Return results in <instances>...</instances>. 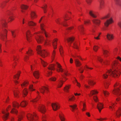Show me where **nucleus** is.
<instances>
[{"label": "nucleus", "mask_w": 121, "mask_h": 121, "mask_svg": "<svg viewBox=\"0 0 121 121\" xmlns=\"http://www.w3.org/2000/svg\"><path fill=\"white\" fill-rule=\"evenodd\" d=\"M121 103V98L120 97L117 98L116 99V102L115 103L116 104L118 103Z\"/></svg>", "instance_id": "774afa93"}, {"label": "nucleus", "mask_w": 121, "mask_h": 121, "mask_svg": "<svg viewBox=\"0 0 121 121\" xmlns=\"http://www.w3.org/2000/svg\"><path fill=\"white\" fill-rule=\"evenodd\" d=\"M29 84V82L27 80L24 81L20 84L21 88L23 89L24 87H27Z\"/></svg>", "instance_id": "4be33fe9"}, {"label": "nucleus", "mask_w": 121, "mask_h": 121, "mask_svg": "<svg viewBox=\"0 0 121 121\" xmlns=\"http://www.w3.org/2000/svg\"><path fill=\"white\" fill-rule=\"evenodd\" d=\"M9 0H6L5 1L2 2H1L0 4V7L1 8H4L5 5L6 3L8 2Z\"/></svg>", "instance_id": "a18cd8bd"}, {"label": "nucleus", "mask_w": 121, "mask_h": 121, "mask_svg": "<svg viewBox=\"0 0 121 121\" xmlns=\"http://www.w3.org/2000/svg\"><path fill=\"white\" fill-rule=\"evenodd\" d=\"M69 107L71 108V110L73 112L77 109V105L75 104L72 105H70Z\"/></svg>", "instance_id": "72a5a7b5"}, {"label": "nucleus", "mask_w": 121, "mask_h": 121, "mask_svg": "<svg viewBox=\"0 0 121 121\" xmlns=\"http://www.w3.org/2000/svg\"><path fill=\"white\" fill-rule=\"evenodd\" d=\"M31 36L32 35L30 31L28 30L26 33V39L28 42H30L31 41Z\"/></svg>", "instance_id": "dca6fc26"}, {"label": "nucleus", "mask_w": 121, "mask_h": 121, "mask_svg": "<svg viewBox=\"0 0 121 121\" xmlns=\"http://www.w3.org/2000/svg\"><path fill=\"white\" fill-rule=\"evenodd\" d=\"M116 114L118 117H119L121 116V108L119 109L117 111Z\"/></svg>", "instance_id": "8fccbe9b"}, {"label": "nucleus", "mask_w": 121, "mask_h": 121, "mask_svg": "<svg viewBox=\"0 0 121 121\" xmlns=\"http://www.w3.org/2000/svg\"><path fill=\"white\" fill-rule=\"evenodd\" d=\"M48 11L49 12L48 14L49 15L51 14L52 16V17L53 15V10L52 7L50 6L49 9Z\"/></svg>", "instance_id": "ea45409f"}, {"label": "nucleus", "mask_w": 121, "mask_h": 121, "mask_svg": "<svg viewBox=\"0 0 121 121\" xmlns=\"http://www.w3.org/2000/svg\"><path fill=\"white\" fill-rule=\"evenodd\" d=\"M97 13L92 10L89 11V14L91 17L94 18H96L97 17Z\"/></svg>", "instance_id": "a211bd4d"}, {"label": "nucleus", "mask_w": 121, "mask_h": 121, "mask_svg": "<svg viewBox=\"0 0 121 121\" xmlns=\"http://www.w3.org/2000/svg\"><path fill=\"white\" fill-rule=\"evenodd\" d=\"M115 22L114 20L112 17H111L107 20L106 23H114Z\"/></svg>", "instance_id": "3c124183"}, {"label": "nucleus", "mask_w": 121, "mask_h": 121, "mask_svg": "<svg viewBox=\"0 0 121 121\" xmlns=\"http://www.w3.org/2000/svg\"><path fill=\"white\" fill-rule=\"evenodd\" d=\"M60 80L57 85L58 88H60L61 87L63 86L64 82L65 81H64L63 80V78H60Z\"/></svg>", "instance_id": "cd10ccee"}, {"label": "nucleus", "mask_w": 121, "mask_h": 121, "mask_svg": "<svg viewBox=\"0 0 121 121\" xmlns=\"http://www.w3.org/2000/svg\"><path fill=\"white\" fill-rule=\"evenodd\" d=\"M26 54L29 56H31L34 55V52L31 49H29L26 52Z\"/></svg>", "instance_id": "e433bc0d"}, {"label": "nucleus", "mask_w": 121, "mask_h": 121, "mask_svg": "<svg viewBox=\"0 0 121 121\" xmlns=\"http://www.w3.org/2000/svg\"><path fill=\"white\" fill-rule=\"evenodd\" d=\"M16 9L15 7H13L10 9L7 10L6 12V14L9 16L8 20V22H12L14 20L15 17L13 15V12Z\"/></svg>", "instance_id": "f03ea898"}, {"label": "nucleus", "mask_w": 121, "mask_h": 121, "mask_svg": "<svg viewBox=\"0 0 121 121\" xmlns=\"http://www.w3.org/2000/svg\"><path fill=\"white\" fill-rule=\"evenodd\" d=\"M58 39L57 38L54 39L52 41V45L53 48L55 49L57 48V42L58 40Z\"/></svg>", "instance_id": "c85d7f7f"}, {"label": "nucleus", "mask_w": 121, "mask_h": 121, "mask_svg": "<svg viewBox=\"0 0 121 121\" xmlns=\"http://www.w3.org/2000/svg\"><path fill=\"white\" fill-rule=\"evenodd\" d=\"M48 68V70L47 71V75L49 76L52 74V70H54L55 69L54 65L53 64L49 65Z\"/></svg>", "instance_id": "6e6552de"}, {"label": "nucleus", "mask_w": 121, "mask_h": 121, "mask_svg": "<svg viewBox=\"0 0 121 121\" xmlns=\"http://www.w3.org/2000/svg\"><path fill=\"white\" fill-rule=\"evenodd\" d=\"M21 73V72L20 71H18L17 74L16 75L14 76V79L16 80H18L19 79Z\"/></svg>", "instance_id": "79ce46f5"}, {"label": "nucleus", "mask_w": 121, "mask_h": 121, "mask_svg": "<svg viewBox=\"0 0 121 121\" xmlns=\"http://www.w3.org/2000/svg\"><path fill=\"white\" fill-rule=\"evenodd\" d=\"M74 37H69L67 39V40L68 43H72L74 40Z\"/></svg>", "instance_id": "864d4df0"}, {"label": "nucleus", "mask_w": 121, "mask_h": 121, "mask_svg": "<svg viewBox=\"0 0 121 121\" xmlns=\"http://www.w3.org/2000/svg\"><path fill=\"white\" fill-rule=\"evenodd\" d=\"M108 103L109 106V109L112 110V107L114 108L115 105V104L112 103L111 102H108Z\"/></svg>", "instance_id": "c9c22d12"}, {"label": "nucleus", "mask_w": 121, "mask_h": 121, "mask_svg": "<svg viewBox=\"0 0 121 121\" xmlns=\"http://www.w3.org/2000/svg\"><path fill=\"white\" fill-rule=\"evenodd\" d=\"M38 110L39 111L43 114L45 113L46 111V109L45 106L43 105L39 106Z\"/></svg>", "instance_id": "4468645a"}, {"label": "nucleus", "mask_w": 121, "mask_h": 121, "mask_svg": "<svg viewBox=\"0 0 121 121\" xmlns=\"http://www.w3.org/2000/svg\"><path fill=\"white\" fill-rule=\"evenodd\" d=\"M73 57L75 58V65L76 66L79 67L81 65V64L79 61L78 58L82 60V59L81 58V57L78 55H75L74 56H73Z\"/></svg>", "instance_id": "9d476101"}, {"label": "nucleus", "mask_w": 121, "mask_h": 121, "mask_svg": "<svg viewBox=\"0 0 121 121\" xmlns=\"http://www.w3.org/2000/svg\"><path fill=\"white\" fill-rule=\"evenodd\" d=\"M11 32L12 33V35L13 37V38H15L16 36V32L15 30H11Z\"/></svg>", "instance_id": "69168bd1"}, {"label": "nucleus", "mask_w": 121, "mask_h": 121, "mask_svg": "<svg viewBox=\"0 0 121 121\" xmlns=\"http://www.w3.org/2000/svg\"><path fill=\"white\" fill-rule=\"evenodd\" d=\"M33 75L37 79H38L39 78L40 73L38 71H35L33 73Z\"/></svg>", "instance_id": "2f4dec72"}, {"label": "nucleus", "mask_w": 121, "mask_h": 121, "mask_svg": "<svg viewBox=\"0 0 121 121\" xmlns=\"http://www.w3.org/2000/svg\"><path fill=\"white\" fill-rule=\"evenodd\" d=\"M27 119L30 121H35L38 120V117L35 112L28 113L26 115Z\"/></svg>", "instance_id": "20e7f679"}, {"label": "nucleus", "mask_w": 121, "mask_h": 121, "mask_svg": "<svg viewBox=\"0 0 121 121\" xmlns=\"http://www.w3.org/2000/svg\"><path fill=\"white\" fill-rule=\"evenodd\" d=\"M104 105L102 103H99L97 105V107L99 112H100L104 108Z\"/></svg>", "instance_id": "a878e982"}, {"label": "nucleus", "mask_w": 121, "mask_h": 121, "mask_svg": "<svg viewBox=\"0 0 121 121\" xmlns=\"http://www.w3.org/2000/svg\"><path fill=\"white\" fill-rule=\"evenodd\" d=\"M28 102L25 100L22 101L20 103L21 106L22 107H26L28 104Z\"/></svg>", "instance_id": "f704fd0d"}, {"label": "nucleus", "mask_w": 121, "mask_h": 121, "mask_svg": "<svg viewBox=\"0 0 121 121\" xmlns=\"http://www.w3.org/2000/svg\"><path fill=\"white\" fill-rule=\"evenodd\" d=\"M29 89L30 91H33L35 90V89L33 88V85L32 84L30 85L29 86Z\"/></svg>", "instance_id": "680f3d73"}, {"label": "nucleus", "mask_w": 121, "mask_h": 121, "mask_svg": "<svg viewBox=\"0 0 121 121\" xmlns=\"http://www.w3.org/2000/svg\"><path fill=\"white\" fill-rule=\"evenodd\" d=\"M110 16V14L108 13L105 16L102 17L101 18V19H104L108 18H109Z\"/></svg>", "instance_id": "6e6d98bb"}, {"label": "nucleus", "mask_w": 121, "mask_h": 121, "mask_svg": "<svg viewBox=\"0 0 121 121\" xmlns=\"http://www.w3.org/2000/svg\"><path fill=\"white\" fill-rule=\"evenodd\" d=\"M56 69L57 72H63V70L60 64L58 62H56Z\"/></svg>", "instance_id": "2eb2a0df"}, {"label": "nucleus", "mask_w": 121, "mask_h": 121, "mask_svg": "<svg viewBox=\"0 0 121 121\" xmlns=\"http://www.w3.org/2000/svg\"><path fill=\"white\" fill-rule=\"evenodd\" d=\"M71 85H66L64 88V91L65 92H69V89L71 87Z\"/></svg>", "instance_id": "7c9ffc66"}, {"label": "nucleus", "mask_w": 121, "mask_h": 121, "mask_svg": "<svg viewBox=\"0 0 121 121\" xmlns=\"http://www.w3.org/2000/svg\"><path fill=\"white\" fill-rule=\"evenodd\" d=\"M19 57L17 56H14L13 57V60L14 63L13 65V68H14L17 64V62L18 61Z\"/></svg>", "instance_id": "aec40b11"}, {"label": "nucleus", "mask_w": 121, "mask_h": 121, "mask_svg": "<svg viewBox=\"0 0 121 121\" xmlns=\"http://www.w3.org/2000/svg\"><path fill=\"white\" fill-rule=\"evenodd\" d=\"M112 65L113 70H109V71L111 73V76L115 78H118L121 74L120 64L118 60H116L112 62Z\"/></svg>", "instance_id": "f257e3e1"}, {"label": "nucleus", "mask_w": 121, "mask_h": 121, "mask_svg": "<svg viewBox=\"0 0 121 121\" xmlns=\"http://www.w3.org/2000/svg\"><path fill=\"white\" fill-rule=\"evenodd\" d=\"M56 51L54 50L52 52V61L54 60L56 54Z\"/></svg>", "instance_id": "bf43d9fd"}, {"label": "nucleus", "mask_w": 121, "mask_h": 121, "mask_svg": "<svg viewBox=\"0 0 121 121\" xmlns=\"http://www.w3.org/2000/svg\"><path fill=\"white\" fill-rule=\"evenodd\" d=\"M73 47L77 49H79V43L75 42L73 43Z\"/></svg>", "instance_id": "37998d69"}, {"label": "nucleus", "mask_w": 121, "mask_h": 121, "mask_svg": "<svg viewBox=\"0 0 121 121\" xmlns=\"http://www.w3.org/2000/svg\"><path fill=\"white\" fill-rule=\"evenodd\" d=\"M111 73L109 71V70H108L106 72L104 73L102 75V77L104 79L107 78L108 76H111Z\"/></svg>", "instance_id": "393cba45"}, {"label": "nucleus", "mask_w": 121, "mask_h": 121, "mask_svg": "<svg viewBox=\"0 0 121 121\" xmlns=\"http://www.w3.org/2000/svg\"><path fill=\"white\" fill-rule=\"evenodd\" d=\"M46 26L44 24L42 23L40 24V28L41 30V33H44L45 37L46 38L49 37L50 36L49 33L46 32L45 30Z\"/></svg>", "instance_id": "0eeeda50"}, {"label": "nucleus", "mask_w": 121, "mask_h": 121, "mask_svg": "<svg viewBox=\"0 0 121 121\" xmlns=\"http://www.w3.org/2000/svg\"><path fill=\"white\" fill-rule=\"evenodd\" d=\"M21 7L22 9L26 10L28 8V6L26 5L22 4L21 6Z\"/></svg>", "instance_id": "13d9d810"}, {"label": "nucleus", "mask_w": 121, "mask_h": 121, "mask_svg": "<svg viewBox=\"0 0 121 121\" xmlns=\"http://www.w3.org/2000/svg\"><path fill=\"white\" fill-rule=\"evenodd\" d=\"M7 31L5 29L0 34V39L3 41H5L7 39Z\"/></svg>", "instance_id": "1a4fd4ad"}, {"label": "nucleus", "mask_w": 121, "mask_h": 121, "mask_svg": "<svg viewBox=\"0 0 121 121\" xmlns=\"http://www.w3.org/2000/svg\"><path fill=\"white\" fill-rule=\"evenodd\" d=\"M59 50L60 52V54L62 56L63 55L64 51L62 47L61 46H60L59 48Z\"/></svg>", "instance_id": "4d7b16f0"}, {"label": "nucleus", "mask_w": 121, "mask_h": 121, "mask_svg": "<svg viewBox=\"0 0 121 121\" xmlns=\"http://www.w3.org/2000/svg\"><path fill=\"white\" fill-rule=\"evenodd\" d=\"M50 40L47 39L45 41L44 45L45 46L49 45L50 44Z\"/></svg>", "instance_id": "e2e57ef3"}, {"label": "nucleus", "mask_w": 121, "mask_h": 121, "mask_svg": "<svg viewBox=\"0 0 121 121\" xmlns=\"http://www.w3.org/2000/svg\"><path fill=\"white\" fill-rule=\"evenodd\" d=\"M68 12L69 13V15L67 13H66L63 16V18L65 22L70 19V16L71 14V12L69 11H68Z\"/></svg>", "instance_id": "f3484780"}, {"label": "nucleus", "mask_w": 121, "mask_h": 121, "mask_svg": "<svg viewBox=\"0 0 121 121\" xmlns=\"http://www.w3.org/2000/svg\"><path fill=\"white\" fill-rule=\"evenodd\" d=\"M37 53L43 58H44L49 55V53L45 50H41V47L40 45L37 46L36 48Z\"/></svg>", "instance_id": "7ed1b4c3"}, {"label": "nucleus", "mask_w": 121, "mask_h": 121, "mask_svg": "<svg viewBox=\"0 0 121 121\" xmlns=\"http://www.w3.org/2000/svg\"><path fill=\"white\" fill-rule=\"evenodd\" d=\"M41 33L40 31H38L34 33L36 35L35 36V39L37 42L39 43H41L43 42L44 41V37L42 35H39Z\"/></svg>", "instance_id": "39448f33"}, {"label": "nucleus", "mask_w": 121, "mask_h": 121, "mask_svg": "<svg viewBox=\"0 0 121 121\" xmlns=\"http://www.w3.org/2000/svg\"><path fill=\"white\" fill-rule=\"evenodd\" d=\"M60 119L61 121H65V117L64 115L62 113H60L59 115Z\"/></svg>", "instance_id": "49530a36"}, {"label": "nucleus", "mask_w": 121, "mask_h": 121, "mask_svg": "<svg viewBox=\"0 0 121 121\" xmlns=\"http://www.w3.org/2000/svg\"><path fill=\"white\" fill-rule=\"evenodd\" d=\"M112 93L115 95L118 96L121 95V90L120 88H114L112 91Z\"/></svg>", "instance_id": "f8f14e48"}, {"label": "nucleus", "mask_w": 121, "mask_h": 121, "mask_svg": "<svg viewBox=\"0 0 121 121\" xmlns=\"http://www.w3.org/2000/svg\"><path fill=\"white\" fill-rule=\"evenodd\" d=\"M114 88H120L121 84L119 82H117L114 84Z\"/></svg>", "instance_id": "09e8293b"}, {"label": "nucleus", "mask_w": 121, "mask_h": 121, "mask_svg": "<svg viewBox=\"0 0 121 121\" xmlns=\"http://www.w3.org/2000/svg\"><path fill=\"white\" fill-rule=\"evenodd\" d=\"M28 90L26 88H24L23 91V93L24 95V97L26 96L28 94Z\"/></svg>", "instance_id": "de8ad7c7"}, {"label": "nucleus", "mask_w": 121, "mask_h": 121, "mask_svg": "<svg viewBox=\"0 0 121 121\" xmlns=\"http://www.w3.org/2000/svg\"><path fill=\"white\" fill-rule=\"evenodd\" d=\"M25 112L24 111H22L20 112V115L18 117V121H21L23 118L24 115L25 114Z\"/></svg>", "instance_id": "58836bf2"}, {"label": "nucleus", "mask_w": 121, "mask_h": 121, "mask_svg": "<svg viewBox=\"0 0 121 121\" xmlns=\"http://www.w3.org/2000/svg\"><path fill=\"white\" fill-rule=\"evenodd\" d=\"M82 104V108L81 110L82 112H84L86 110V103L85 102L82 101H80L79 104L80 105H81Z\"/></svg>", "instance_id": "b1692460"}, {"label": "nucleus", "mask_w": 121, "mask_h": 121, "mask_svg": "<svg viewBox=\"0 0 121 121\" xmlns=\"http://www.w3.org/2000/svg\"><path fill=\"white\" fill-rule=\"evenodd\" d=\"M103 93L105 97H108L109 94V93L107 91L103 90Z\"/></svg>", "instance_id": "052dcab7"}, {"label": "nucleus", "mask_w": 121, "mask_h": 121, "mask_svg": "<svg viewBox=\"0 0 121 121\" xmlns=\"http://www.w3.org/2000/svg\"><path fill=\"white\" fill-rule=\"evenodd\" d=\"M107 38L109 40L111 41L114 39V36L112 34L108 33L107 35Z\"/></svg>", "instance_id": "bb28decb"}, {"label": "nucleus", "mask_w": 121, "mask_h": 121, "mask_svg": "<svg viewBox=\"0 0 121 121\" xmlns=\"http://www.w3.org/2000/svg\"><path fill=\"white\" fill-rule=\"evenodd\" d=\"M40 92L43 95L47 93L49 91L48 88L46 86L42 87L39 89Z\"/></svg>", "instance_id": "ddd939ff"}, {"label": "nucleus", "mask_w": 121, "mask_h": 121, "mask_svg": "<svg viewBox=\"0 0 121 121\" xmlns=\"http://www.w3.org/2000/svg\"><path fill=\"white\" fill-rule=\"evenodd\" d=\"M75 98L73 95H72L69 96L68 98V101H74L75 99Z\"/></svg>", "instance_id": "603ef678"}, {"label": "nucleus", "mask_w": 121, "mask_h": 121, "mask_svg": "<svg viewBox=\"0 0 121 121\" xmlns=\"http://www.w3.org/2000/svg\"><path fill=\"white\" fill-rule=\"evenodd\" d=\"M96 82L94 81L91 80L89 82V84L91 86H93L96 84Z\"/></svg>", "instance_id": "338daca9"}, {"label": "nucleus", "mask_w": 121, "mask_h": 121, "mask_svg": "<svg viewBox=\"0 0 121 121\" xmlns=\"http://www.w3.org/2000/svg\"><path fill=\"white\" fill-rule=\"evenodd\" d=\"M79 31L82 34H83V32L84 31L83 27L82 26H79L78 28Z\"/></svg>", "instance_id": "0e129e2a"}, {"label": "nucleus", "mask_w": 121, "mask_h": 121, "mask_svg": "<svg viewBox=\"0 0 121 121\" xmlns=\"http://www.w3.org/2000/svg\"><path fill=\"white\" fill-rule=\"evenodd\" d=\"M98 93V92L96 90H92L90 91V93L89 94V95L90 96H91L93 95H96Z\"/></svg>", "instance_id": "473e14b6"}, {"label": "nucleus", "mask_w": 121, "mask_h": 121, "mask_svg": "<svg viewBox=\"0 0 121 121\" xmlns=\"http://www.w3.org/2000/svg\"><path fill=\"white\" fill-rule=\"evenodd\" d=\"M37 15L35 12L33 11H31L30 13V17L31 20H33L37 17Z\"/></svg>", "instance_id": "c756f323"}, {"label": "nucleus", "mask_w": 121, "mask_h": 121, "mask_svg": "<svg viewBox=\"0 0 121 121\" xmlns=\"http://www.w3.org/2000/svg\"><path fill=\"white\" fill-rule=\"evenodd\" d=\"M41 63L42 65L44 67H46L48 64L47 62L41 59Z\"/></svg>", "instance_id": "a19ab883"}, {"label": "nucleus", "mask_w": 121, "mask_h": 121, "mask_svg": "<svg viewBox=\"0 0 121 121\" xmlns=\"http://www.w3.org/2000/svg\"><path fill=\"white\" fill-rule=\"evenodd\" d=\"M102 53L105 58H107L109 56V52L107 50L104 48H103Z\"/></svg>", "instance_id": "412c9836"}, {"label": "nucleus", "mask_w": 121, "mask_h": 121, "mask_svg": "<svg viewBox=\"0 0 121 121\" xmlns=\"http://www.w3.org/2000/svg\"><path fill=\"white\" fill-rule=\"evenodd\" d=\"M12 106L13 108H18L19 107V104L17 102H14L13 103Z\"/></svg>", "instance_id": "c03bdc74"}, {"label": "nucleus", "mask_w": 121, "mask_h": 121, "mask_svg": "<svg viewBox=\"0 0 121 121\" xmlns=\"http://www.w3.org/2000/svg\"><path fill=\"white\" fill-rule=\"evenodd\" d=\"M99 9L101 10L104 9L105 7L104 0H99Z\"/></svg>", "instance_id": "6ab92c4d"}, {"label": "nucleus", "mask_w": 121, "mask_h": 121, "mask_svg": "<svg viewBox=\"0 0 121 121\" xmlns=\"http://www.w3.org/2000/svg\"><path fill=\"white\" fill-rule=\"evenodd\" d=\"M52 106L53 110L54 111H56L60 108V105L58 103H54L52 104Z\"/></svg>", "instance_id": "9b49d317"}, {"label": "nucleus", "mask_w": 121, "mask_h": 121, "mask_svg": "<svg viewBox=\"0 0 121 121\" xmlns=\"http://www.w3.org/2000/svg\"><path fill=\"white\" fill-rule=\"evenodd\" d=\"M11 107L12 106L9 105L8 106L6 110L2 111V113L4 114L2 117L4 121H5L8 119V116L9 114V113L8 112L11 109Z\"/></svg>", "instance_id": "423d86ee"}, {"label": "nucleus", "mask_w": 121, "mask_h": 121, "mask_svg": "<svg viewBox=\"0 0 121 121\" xmlns=\"http://www.w3.org/2000/svg\"><path fill=\"white\" fill-rule=\"evenodd\" d=\"M36 93L37 94V97L36 98L32 99H31L30 98H29V99L30 100V102H32L33 103H35L39 99L40 97L39 96V92L38 91H37Z\"/></svg>", "instance_id": "5701e85b"}, {"label": "nucleus", "mask_w": 121, "mask_h": 121, "mask_svg": "<svg viewBox=\"0 0 121 121\" xmlns=\"http://www.w3.org/2000/svg\"><path fill=\"white\" fill-rule=\"evenodd\" d=\"M13 92L14 97L16 98H18L19 97V91L17 90H14Z\"/></svg>", "instance_id": "4c0bfd02"}, {"label": "nucleus", "mask_w": 121, "mask_h": 121, "mask_svg": "<svg viewBox=\"0 0 121 121\" xmlns=\"http://www.w3.org/2000/svg\"><path fill=\"white\" fill-rule=\"evenodd\" d=\"M18 112L15 109L13 108H12L10 111V113H14L16 114H17Z\"/></svg>", "instance_id": "5fc2aeb1"}]
</instances>
